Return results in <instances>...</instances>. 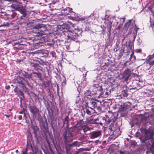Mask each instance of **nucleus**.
<instances>
[{"mask_svg":"<svg viewBox=\"0 0 154 154\" xmlns=\"http://www.w3.org/2000/svg\"><path fill=\"white\" fill-rule=\"evenodd\" d=\"M33 75L35 77H38V78H40L41 76V74L39 73L33 72Z\"/></svg>","mask_w":154,"mask_h":154,"instance_id":"obj_17","label":"nucleus"},{"mask_svg":"<svg viewBox=\"0 0 154 154\" xmlns=\"http://www.w3.org/2000/svg\"><path fill=\"white\" fill-rule=\"evenodd\" d=\"M85 95L86 96H91L89 94L88 95V94H87V92H86L85 93Z\"/></svg>","mask_w":154,"mask_h":154,"instance_id":"obj_32","label":"nucleus"},{"mask_svg":"<svg viewBox=\"0 0 154 154\" xmlns=\"http://www.w3.org/2000/svg\"><path fill=\"white\" fill-rule=\"evenodd\" d=\"M131 71L128 69L125 70L124 72L123 78L125 79V80H128L129 77L131 75Z\"/></svg>","mask_w":154,"mask_h":154,"instance_id":"obj_8","label":"nucleus"},{"mask_svg":"<svg viewBox=\"0 0 154 154\" xmlns=\"http://www.w3.org/2000/svg\"><path fill=\"white\" fill-rule=\"evenodd\" d=\"M94 84H98V82H99L97 80L96 81H94Z\"/></svg>","mask_w":154,"mask_h":154,"instance_id":"obj_26","label":"nucleus"},{"mask_svg":"<svg viewBox=\"0 0 154 154\" xmlns=\"http://www.w3.org/2000/svg\"><path fill=\"white\" fill-rule=\"evenodd\" d=\"M126 47L127 48V53L130 52V51L132 49V46L130 44L127 45Z\"/></svg>","mask_w":154,"mask_h":154,"instance_id":"obj_16","label":"nucleus"},{"mask_svg":"<svg viewBox=\"0 0 154 154\" xmlns=\"http://www.w3.org/2000/svg\"><path fill=\"white\" fill-rule=\"evenodd\" d=\"M47 45H48L49 46H51L52 45L50 43H47Z\"/></svg>","mask_w":154,"mask_h":154,"instance_id":"obj_36","label":"nucleus"},{"mask_svg":"<svg viewBox=\"0 0 154 154\" xmlns=\"http://www.w3.org/2000/svg\"><path fill=\"white\" fill-rule=\"evenodd\" d=\"M11 7L14 10L18 11L23 14V15L21 16V19L26 16V9L20 1H18L14 2L11 5Z\"/></svg>","mask_w":154,"mask_h":154,"instance_id":"obj_2","label":"nucleus"},{"mask_svg":"<svg viewBox=\"0 0 154 154\" xmlns=\"http://www.w3.org/2000/svg\"><path fill=\"white\" fill-rule=\"evenodd\" d=\"M97 103L94 100L90 99L88 102V105L91 106L93 107L97 106Z\"/></svg>","mask_w":154,"mask_h":154,"instance_id":"obj_10","label":"nucleus"},{"mask_svg":"<svg viewBox=\"0 0 154 154\" xmlns=\"http://www.w3.org/2000/svg\"><path fill=\"white\" fill-rule=\"evenodd\" d=\"M32 66L36 70H39L41 71L42 70V69L39 68V66L37 63H33V64H32Z\"/></svg>","mask_w":154,"mask_h":154,"instance_id":"obj_13","label":"nucleus"},{"mask_svg":"<svg viewBox=\"0 0 154 154\" xmlns=\"http://www.w3.org/2000/svg\"><path fill=\"white\" fill-rule=\"evenodd\" d=\"M19 113L20 114H22L23 113V111H20L19 112Z\"/></svg>","mask_w":154,"mask_h":154,"instance_id":"obj_34","label":"nucleus"},{"mask_svg":"<svg viewBox=\"0 0 154 154\" xmlns=\"http://www.w3.org/2000/svg\"><path fill=\"white\" fill-rule=\"evenodd\" d=\"M84 20V18H82L80 19L79 20H82L83 21Z\"/></svg>","mask_w":154,"mask_h":154,"instance_id":"obj_35","label":"nucleus"},{"mask_svg":"<svg viewBox=\"0 0 154 154\" xmlns=\"http://www.w3.org/2000/svg\"><path fill=\"white\" fill-rule=\"evenodd\" d=\"M141 49H137L135 51L137 53H140L141 52Z\"/></svg>","mask_w":154,"mask_h":154,"instance_id":"obj_24","label":"nucleus"},{"mask_svg":"<svg viewBox=\"0 0 154 154\" xmlns=\"http://www.w3.org/2000/svg\"><path fill=\"white\" fill-rule=\"evenodd\" d=\"M131 57H130V58L129 59V60H131Z\"/></svg>","mask_w":154,"mask_h":154,"instance_id":"obj_43","label":"nucleus"},{"mask_svg":"<svg viewBox=\"0 0 154 154\" xmlns=\"http://www.w3.org/2000/svg\"><path fill=\"white\" fill-rule=\"evenodd\" d=\"M133 53H132V54L131 55V57H132V56H133Z\"/></svg>","mask_w":154,"mask_h":154,"instance_id":"obj_39","label":"nucleus"},{"mask_svg":"<svg viewBox=\"0 0 154 154\" xmlns=\"http://www.w3.org/2000/svg\"><path fill=\"white\" fill-rule=\"evenodd\" d=\"M91 142V141H89V143H90V142Z\"/></svg>","mask_w":154,"mask_h":154,"instance_id":"obj_46","label":"nucleus"},{"mask_svg":"<svg viewBox=\"0 0 154 154\" xmlns=\"http://www.w3.org/2000/svg\"><path fill=\"white\" fill-rule=\"evenodd\" d=\"M125 26L126 28H130V29L132 28L135 29L136 27L135 23H131V20H129V22H127L125 23Z\"/></svg>","mask_w":154,"mask_h":154,"instance_id":"obj_9","label":"nucleus"},{"mask_svg":"<svg viewBox=\"0 0 154 154\" xmlns=\"http://www.w3.org/2000/svg\"><path fill=\"white\" fill-rule=\"evenodd\" d=\"M22 154H27V151H25L22 152Z\"/></svg>","mask_w":154,"mask_h":154,"instance_id":"obj_29","label":"nucleus"},{"mask_svg":"<svg viewBox=\"0 0 154 154\" xmlns=\"http://www.w3.org/2000/svg\"><path fill=\"white\" fill-rule=\"evenodd\" d=\"M102 132L100 130H98L92 132L91 133L90 137L91 139H95L99 137L101 135Z\"/></svg>","mask_w":154,"mask_h":154,"instance_id":"obj_3","label":"nucleus"},{"mask_svg":"<svg viewBox=\"0 0 154 154\" xmlns=\"http://www.w3.org/2000/svg\"><path fill=\"white\" fill-rule=\"evenodd\" d=\"M153 6H154V2L153 3Z\"/></svg>","mask_w":154,"mask_h":154,"instance_id":"obj_47","label":"nucleus"},{"mask_svg":"<svg viewBox=\"0 0 154 154\" xmlns=\"http://www.w3.org/2000/svg\"><path fill=\"white\" fill-rule=\"evenodd\" d=\"M98 141H99V140H96L95 141V142H96V143H97V142H98Z\"/></svg>","mask_w":154,"mask_h":154,"instance_id":"obj_38","label":"nucleus"},{"mask_svg":"<svg viewBox=\"0 0 154 154\" xmlns=\"http://www.w3.org/2000/svg\"><path fill=\"white\" fill-rule=\"evenodd\" d=\"M105 23L107 28L110 30L112 26V22L109 20H106Z\"/></svg>","mask_w":154,"mask_h":154,"instance_id":"obj_11","label":"nucleus"},{"mask_svg":"<svg viewBox=\"0 0 154 154\" xmlns=\"http://www.w3.org/2000/svg\"><path fill=\"white\" fill-rule=\"evenodd\" d=\"M146 63L147 64H149L150 66L154 65V53L152 55H149L147 57Z\"/></svg>","mask_w":154,"mask_h":154,"instance_id":"obj_5","label":"nucleus"},{"mask_svg":"<svg viewBox=\"0 0 154 154\" xmlns=\"http://www.w3.org/2000/svg\"><path fill=\"white\" fill-rule=\"evenodd\" d=\"M85 137V136L83 134H82L81 135V136L79 138V140H82L83 139H84Z\"/></svg>","mask_w":154,"mask_h":154,"instance_id":"obj_20","label":"nucleus"},{"mask_svg":"<svg viewBox=\"0 0 154 154\" xmlns=\"http://www.w3.org/2000/svg\"><path fill=\"white\" fill-rule=\"evenodd\" d=\"M142 135L140 138L142 142H145L148 140L149 143V140H151L153 136V133L152 131L150 129H143L142 131ZM150 144V143H149Z\"/></svg>","mask_w":154,"mask_h":154,"instance_id":"obj_1","label":"nucleus"},{"mask_svg":"<svg viewBox=\"0 0 154 154\" xmlns=\"http://www.w3.org/2000/svg\"><path fill=\"white\" fill-rule=\"evenodd\" d=\"M81 99L79 98V97L77 98L76 103H81L82 101H81Z\"/></svg>","mask_w":154,"mask_h":154,"instance_id":"obj_18","label":"nucleus"},{"mask_svg":"<svg viewBox=\"0 0 154 154\" xmlns=\"http://www.w3.org/2000/svg\"><path fill=\"white\" fill-rule=\"evenodd\" d=\"M78 35L76 33H73L71 32H69L67 35L68 40H73L77 38Z\"/></svg>","mask_w":154,"mask_h":154,"instance_id":"obj_6","label":"nucleus"},{"mask_svg":"<svg viewBox=\"0 0 154 154\" xmlns=\"http://www.w3.org/2000/svg\"><path fill=\"white\" fill-rule=\"evenodd\" d=\"M82 130H83L84 133L86 134L88 131L90 130V129L86 125H85L84 127H83Z\"/></svg>","mask_w":154,"mask_h":154,"instance_id":"obj_14","label":"nucleus"},{"mask_svg":"<svg viewBox=\"0 0 154 154\" xmlns=\"http://www.w3.org/2000/svg\"><path fill=\"white\" fill-rule=\"evenodd\" d=\"M5 116H6V117H9V116L7 115H5Z\"/></svg>","mask_w":154,"mask_h":154,"instance_id":"obj_41","label":"nucleus"},{"mask_svg":"<svg viewBox=\"0 0 154 154\" xmlns=\"http://www.w3.org/2000/svg\"><path fill=\"white\" fill-rule=\"evenodd\" d=\"M128 62V61H127V62H126L125 63V64H124V65H125V66H126V64H127V63Z\"/></svg>","mask_w":154,"mask_h":154,"instance_id":"obj_37","label":"nucleus"},{"mask_svg":"<svg viewBox=\"0 0 154 154\" xmlns=\"http://www.w3.org/2000/svg\"><path fill=\"white\" fill-rule=\"evenodd\" d=\"M50 54L52 57H55V56L56 53L54 51H52L50 52Z\"/></svg>","mask_w":154,"mask_h":154,"instance_id":"obj_21","label":"nucleus"},{"mask_svg":"<svg viewBox=\"0 0 154 154\" xmlns=\"http://www.w3.org/2000/svg\"><path fill=\"white\" fill-rule=\"evenodd\" d=\"M85 125V122L83 120H81L77 122L75 127L78 130H81Z\"/></svg>","mask_w":154,"mask_h":154,"instance_id":"obj_7","label":"nucleus"},{"mask_svg":"<svg viewBox=\"0 0 154 154\" xmlns=\"http://www.w3.org/2000/svg\"><path fill=\"white\" fill-rule=\"evenodd\" d=\"M22 116L20 115L18 116V119L19 120H21L22 119Z\"/></svg>","mask_w":154,"mask_h":154,"instance_id":"obj_28","label":"nucleus"},{"mask_svg":"<svg viewBox=\"0 0 154 154\" xmlns=\"http://www.w3.org/2000/svg\"><path fill=\"white\" fill-rule=\"evenodd\" d=\"M78 134H81V132L80 131H78Z\"/></svg>","mask_w":154,"mask_h":154,"instance_id":"obj_40","label":"nucleus"},{"mask_svg":"<svg viewBox=\"0 0 154 154\" xmlns=\"http://www.w3.org/2000/svg\"><path fill=\"white\" fill-rule=\"evenodd\" d=\"M152 142V144H153V142Z\"/></svg>","mask_w":154,"mask_h":154,"instance_id":"obj_44","label":"nucleus"},{"mask_svg":"<svg viewBox=\"0 0 154 154\" xmlns=\"http://www.w3.org/2000/svg\"><path fill=\"white\" fill-rule=\"evenodd\" d=\"M73 136H74V135L73 134H72V133H71V132H69L68 134V137H72Z\"/></svg>","mask_w":154,"mask_h":154,"instance_id":"obj_23","label":"nucleus"},{"mask_svg":"<svg viewBox=\"0 0 154 154\" xmlns=\"http://www.w3.org/2000/svg\"><path fill=\"white\" fill-rule=\"evenodd\" d=\"M30 77V75H29V77Z\"/></svg>","mask_w":154,"mask_h":154,"instance_id":"obj_45","label":"nucleus"},{"mask_svg":"<svg viewBox=\"0 0 154 154\" xmlns=\"http://www.w3.org/2000/svg\"><path fill=\"white\" fill-rule=\"evenodd\" d=\"M16 152H18V150H16Z\"/></svg>","mask_w":154,"mask_h":154,"instance_id":"obj_42","label":"nucleus"},{"mask_svg":"<svg viewBox=\"0 0 154 154\" xmlns=\"http://www.w3.org/2000/svg\"><path fill=\"white\" fill-rule=\"evenodd\" d=\"M152 6H149V7H148V8L149 9H150V10H151L152 9Z\"/></svg>","mask_w":154,"mask_h":154,"instance_id":"obj_33","label":"nucleus"},{"mask_svg":"<svg viewBox=\"0 0 154 154\" xmlns=\"http://www.w3.org/2000/svg\"><path fill=\"white\" fill-rule=\"evenodd\" d=\"M42 27V24H38L37 25H35L33 26V28L35 29H38L41 28Z\"/></svg>","mask_w":154,"mask_h":154,"instance_id":"obj_15","label":"nucleus"},{"mask_svg":"<svg viewBox=\"0 0 154 154\" xmlns=\"http://www.w3.org/2000/svg\"><path fill=\"white\" fill-rule=\"evenodd\" d=\"M29 108L30 112L34 116L36 117L39 114V110L36 107L34 106H30Z\"/></svg>","mask_w":154,"mask_h":154,"instance_id":"obj_4","label":"nucleus"},{"mask_svg":"<svg viewBox=\"0 0 154 154\" xmlns=\"http://www.w3.org/2000/svg\"><path fill=\"white\" fill-rule=\"evenodd\" d=\"M86 113L88 114L89 115H90L91 114V111L88 109H86Z\"/></svg>","mask_w":154,"mask_h":154,"instance_id":"obj_22","label":"nucleus"},{"mask_svg":"<svg viewBox=\"0 0 154 154\" xmlns=\"http://www.w3.org/2000/svg\"><path fill=\"white\" fill-rule=\"evenodd\" d=\"M151 26L152 27H154V21L153 22L152 24L151 23Z\"/></svg>","mask_w":154,"mask_h":154,"instance_id":"obj_30","label":"nucleus"},{"mask_svg":"<svg viewBox=\"0 0 154 154\" xmlns=\"http://www.w3.org/2000/svg\"><path fill=\"white\" fill-rule=\"evenodd\" d=\"M93 86L96 88L99 91H101L102 90V87L100 82H98V84H94Z\"/></svg>","mask_w":154,"mask_h":154,"instance_id":"obj_12","label":"nucleus"},{"mask_svg":"<svg viewBox=\"0 0 154 154\" xmlns=\"http://www.w3.org/2000/svg\"><path fill=\"white\" fill-rule=\"evenodd\" d=\"M104 93H105V94H106V95H108V92H103V94H101V95H102V96L103 97V94Z\"/></svg>","mask_w":154,"mask_h":154,"instance_id":"obj_27","label":"nucleus"},{"mask_svg":"<svg viewBox=\"0 0 154 154\" xmlns=\"http://www.w3.org/2000/svg\"><path fill=\"white\" fill-rule=\"evenodd\" d=\"M5 87V88L7 89H8L10 88V87L9 85H6Z\"/></svg>","mask_w":154,"mask_h":154,"instance_id":"obj_25","label":"nucleus"},{"mask_svg":"<svg viewBox=\"0 0 154 154\" xmlns=\"http://www.w3.org/2000/svg\"><path fill=\"white\" fill-rule=\"evenodd\" d=\"M10 24L8 22L4 23L3 24L1 25V26H8Z\"/></svg>","mask_w":154,"mask_h":154,"instance_id":"obj_19","label":"nucleus"},{"mask_svg":"<svg viewBox=\"0 0 154 154\" xmlns=\"http://www.w3.org/2000/svg\"><path fill=\"white\" fill-rule=\"evenodd\" d=\"M120 154H124V152H123L120 151Z\"/></svg>","mask_w":154,"mask_h":154,"instance_id":"obj_31","label":"nucleus"}]
</instances>
